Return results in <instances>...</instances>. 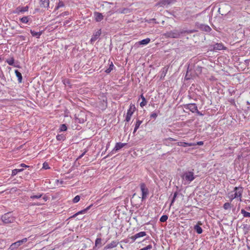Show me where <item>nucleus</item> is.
<instances>
[{
    "instance_id": "obj_1",
    "label": "nucleus",
    "mask_w": 250,
    "mask_h": 250,
    "mask_svg": "<svg viewBox=\"0 0 250 250\" xmlns=\"http://www.w3.org/2000/svg\"><path fill=\"white\" fill-rule=\"evenodd\" d=\"M182 177L185 181L190 183L195 179L196 176L194 175L193 171H188L184 172Z\"/></svg>"
},
{
    "instance_id": "obj_2",
    "label": "nucleus",
    "mask_w": 250,
    "mask_h": 250,
    "mask_svg": "<svg viewBox=\"0 0 250 250\" xmlns=\"http://www.w3.org/2000/svg\"><path fill=\"white\" fill-rule=\"evenodd\" d=\"M1 220L3 223L9 224L13 223L15 218L12 216L11 212H7L1 216Z\"/></svg>"
},
{
    "instance_id": "obj_3",
    "label": "nucleus",
    "mask_w": 250,
    "mask_h": 250,
    "mask_svg": "<svg viewBox=\"0 0 250 250\" xmlns=\"http://www.w3.org/2000/svg\"><path fill=\"white\" fill-rule=\"evenodd\" d=\"M140 188L142 192V201L145 200L149 194V190L144 183L140 184Z\"/></svg>"
},
{
    "instance_id": "obj_4",
    "label": "nucleus",
    "mask_w": 250,
    "mask_h": 250,
    "mask_svg": "<svg viewBox=\"0 0 250 250\" xmlns=\"http://www.w3.org/2000/svg\"><path fill=\"white\" fill-rule=\"evenodd\" d=\"M233 192H234V193L233 194L234 195V197L239 198V200L241 202L242 194L243 192V188L242 187H236L234 188Z\"/></svg>"
},
{
    "instance_id": "obj_5",
    "label": "nucleus",
    "mask_w": 250,
    "mask_h": 250,
    "mask_svg": "<svg viewBox=\"0 0 250 250\" xmlns=\"http://www.w3.org/2000/svg\"><path fill=\"white\" fill-rule=\"evenodd\" d=\"M135 106L134 104H130L128 109L127 111L126 115L125 116V121L128 122L130 121L131 116L135 110Z\"/></svg>"
},
{
    "instance_id": "obj_6",
    "label": "nucleus",
    "mask_w": 250,
    "mask_h": 250,
    "mask_svg": "<svg viewBox=\"0 0 250 250\" xmlns=\"http://www.w3.org/2000/svg\"><path fill=\"white\" fill-rule=\"evenodd\" d=\"M86 120V116L84 112L81 111L75 117V122L80 124L83 123Z\"/></svg>"
},
{
    "instance_id": "obj_7",
    "label": "nucleus",
    "mask_w": 250,
    "mask_h": 250,
    "mask_svg": "<svg viewBox=\"0 0 250 250\" xmlns=\"http://www.w3.org/2000/svg\"><path fill=\"white\" fill-rule=\"evenodd\" d=\"M180 35L179 32L177 30L170 31L165 34V36L168 38H177Z\"/></svg>"
},
{
    "instance_id": "obj_8",
    "label": "nucleus",
    "mask_w": 250,
    "mask_h": 250,
    "mask_svg": "<svg viewBox=\"0 0 250 250\" xmlns=\"http://www.w3.org/2000/svg\"><path fill=\"white\" fill-rule=\"evenodd\" d=\"M184 107L186 109L189 110L192 113H195L197 110V106L195 104H188L184 105Z\"/></svg>"
},
{
    "instance_id": "obj_9",
    "label": "nucleus",
    "mask_w": 250,
    "mask_h": 250,
    "mask_svg": "<svg viewBox=\"0 0 250 250\" xmlns=\"http://www.w3.org/2000/svg\"><path fill=\"white\" fill-rule=\"evenodd\" d=\"M146 233L145 231H141L135 234V235L131 236L129 239L131 240L132 242H134L136 239L145 236Z\"/></svg>"
},
{
    "instance_id": "obj_10",
    "label": "nucleus",
    "mask_w": 250,
    "mask_h": 250,
    "mask_svg": "<svg viewBox=\"0 0 250 250\" xmlns=\"http://www.w3.org/2000/svg\"><path fill=\"white\" fill-rule=\"evenodd\" d=\"M92 206V205H90L89 206H88L87 208H84V209H83V210H82L81 211H78V212H77L75 214H74L73 215H72V216H70V217L68 218L67 219L66 221L68 219H69L75 217L77 216L78 215H79L80 214H85L90 208Z\"/></svg>"
},
{
    "instance_id": "obj_11",
    "label": "nucleus",
    "mask_w": 250,
    "mask_h": 250,
    "mask_svg": "<svg viewBox=\"0 0 250 250\" xmlns=\"http://www.w3.org/2000/svg\"><path fill=\"white\" fill-rule=\"evenodd\" d=\"M28 9L29 7L27 5L24 7L18 6L16 8L14 13L16 14H19L20 13H23L27 11L28 10Z\"/></svg>"
},
{
    "instance_id": "obj_12",
    "label": "nucleus",
    "mask_w": 250,
    "mask_h": 250,
    "mask_svg": "<svg viewBox=\"0 0 250 250\" xmlns=\"http://www.w3.org/2000/svg\"><path fill=\"white\" fill-rule=\"evenodd\" d=\"M101 34V30H99L93 33V35L92 36V37L90 39V42L91 43L95 42L100 36Z\"/></svg>"
},
{
    "instance_id": "obj_13",
    "label": "nucleus",
    "mask_w": 250,
    "mask_h": 250,
    "mask_svg": "<svg viewBox=\"0 0 250 250\" xmlns=\"http://www.w3.org/2000/svg\"><path fill=\"white\" fill-rule=\"evenodd\" d=\"M199 28L201 30L206 32H209L211 30V28L208 25L204 24H200L199 25Z\"/></svg>"
},
{
    "instance_id": "obj_14",
    "label": "nucleus",
    "mask_w": 250,
    "mask_h": 250,
    "mask_svg": "<svg viewBox=\"0 0 250 250\" xmlns=\"http://www.w3.org/2000/svg\"><path fill=\"white\" fill-rule=\"evenodd\" d=\"M126 145V143H117L115 145L114 148H113L112 151H117L123 148Z\"/></svg>"
},
{
    "instance_id": "obj_15",
    "label": "nucleus",
    "mask_w": 250,
    "mask_h": 250,
    "mask_svg": "<svg viewBox=\"0 0 250 250\" xmlns=\"http://www.w3.org/2000/svg\"><path fill=\"white\" fill-rule=\"evenodd\" d=\"M175 0H161L159 2V5L161 6H165L171 4Z\"/></svg>"
},
{
    "instance_id": "obj_16",
    "label": "nucleus",
    "mask_w": 250,
    "mask_h": 250,
    "mask_svg": "<svg viewBox=\"0 0 250 250\" xmlns=\"http://www.w3.org/2000/svg\"><path fill=\"white\" fill-rule=\"evenodd\" d=\"M177 146L183 147L192 146H195V144L191 143H186L183 142H179L177 143Z\"/></svg>"
},
{
    "instance_id": "obj_17",
    "label": "nucleus",
    "mask_w": 250,
    "mask_h": 250,
    "mask_svg": "<svg viewBox=\"0 0 250 250\" xmlns=\"http://www.w3.org/2000/svg\"><path fill=\"white\" fill-rule=\"evenodd\" d=\"M143 123V121L140 120L139 119H137L136 123L135 124V127L134 130L133 131V134L135 135L136 132L139 128L140 125Z\"/></svg>"
},
{
    "instance_id": "obj_18",
    "label": "nucleus",
    "mask_w": 250,
    "mask_h": 250,
    "mask_svg": "<svg viewBox=\"0 0 250 250\" xmlns=\"http://www.w3.org/2000/svg\"><path fill=\"white\" fill-rule=\"evenodd\" d=\"M118 244V242L116 241H113L111 243L108 244L105 247V249H109L116 247Z\"/></svg>"
},
{
    "instance_id": "obj_19",
    "label": "nucleus",
    "mask_w": 250,
    "mask_h": 250,
    "mask_svg": "<svg viewBox=\"0 0 250 250\" xmlns=\"http://www.w3.org/2000/svg\"><path fill=\"white\" fill-rule=\"evenodd\" d=\"M94 15L95 17V20L96 21H101L104 19V16H103L102 13L99 12H95L94 13Z\"/></svg>"
},
{
    "instance_id": "obj_20",
    "label": "nucleus",
    "mask_w": 250,
    "mask_h": 250,
    "mask_svg": "<svg viewBox=\"0 0 250 250\" xmlns=\"http://www.w3.org/2000/svg\"><path fill=\"white\" fill-rule=\"evenodd\" d=\"M49 0H40V6L42 7L47 8L49 6Z\"/></svg>"
},
{
    "instance_id": "obj_21",
    "label": "nucleus",
    "mask_w": 250,
    "mask_h": 250,
    "mask_svg": "<svg viewBox=\"0 0 250 250\" xmlns=\"http://www.w3.org/2000/svg\"><path fill=\"white\" fill-rule=\"evenodd\" d=\"M15 73L17 77L18 78V82L19 83H21L22 80V76L21 73L20 71H19L18 70H15Z\"/></svg>"
},
{
    "instance_id": "obj_22",
    "label": "nucleus",
    "mask_w": 250,
    "mask_h": 250,
    "mask_svg": "<svg viewBox=\"0 0 250 250\" xmlns=\"http://www.w3.org/2000/svg\"><path fill=\"white\" fill-rule=\"evenodd\" d=\"M21 245L20 241H18L15 243H13L10 247V249L12 250L18 248L20 245Z\"/></svg>"
},
{
    "instance_id": "obj_23",
    "label": "nucleus",
    "mask_w": 250,
    "mask_h": 250,
    "mask_svg": "<svg viewBox=\"0 0 250 250\" xmlns=\"http://www.w3.org/2000/svg\"><path fill=\"white\" fill-rule=\"evenodd\" d=\"M30 33L33 37H36L37 38H39L41 35H42V32H36L34 30H30Z\"/></svg>"
},
{
    "instance_id": "obj_24",
    "label": "nucleus",
    "mask_w": 250,
    "mask_h": 250,
    "mask_svg": "<svg viewBox=\"0 0 250 250\" xmlns=\"http://www.w3.org/2000/svg\"><path fill=\"white\" fill-rule=\"evenodd\" d=\"M150 41V40L149 38H146L145 39H144L141 41H139L138 43L140 45H146L148 44Z\"/></svg>"
},
{
    "instance_id": "obj_25",
    "label": "nucleus",
    "mask_w": 250,
    "mask_h": 250,
    "mask_svg": "<svg viewBox=\"0 0 250 250\" xmlns=\"http://www.w3.org/2000/svg\"><path fill=\"white\" fill-rule=\"evenodd\" d=\"M224 48V47L222 43H216L213 47L214 50H221Z\"/></svg>"
},
{
    "instance_id": "obj_26",
    "label": "nucleus",
    "mask_w": 250,
    "mask_h": 250,
    "mask_svg": "<svg viewBox=\"0 0 250 250\" xmlns=\"http://www.w3.org/2000/svg\"><path fill=\"white\" fill-rule=\"evenodd\" d=\"M14 58H11L10 59H7L6 61V62L10 65L14 66L15 67H20L19 66H16L14 65Z\"/></svg>"
},
{
    "instance_id": "obj_27",
    "label": "nucleus",
    "mask_w": 250,
    "mask_h": 250,
    "mask_svg": "<svg viewBox=\"0 0 250 250\" xmlns=\"http://www.w3.org/2000/svg\"><path fill=\"white\" fill-rule=\"evenodd\" d=\"M194 229L197 232V233L198 234H201L203 232V229L202 228L200 227L198 225H196L195 226H194Z\"/></svg>"
},
{
    "instance_id": "obj_28",
    "label": "nucleus",
    "mask_w": 250,
    "mask_h": 250,
    "mask_svg": "<svg viewBox=\"0 0 250 250\" xmlns=\"http://www.w3.org/2000/svg\"><path fill=\"white\" fill-rule=\"evenodd\" d=\"M29 17L28 16H24L20 19V21L24 23H27L29 20Z\"/></svg>"
},
{
    "instance_id": "obj_29",
    "label": "nucleus",
    "mask_w": 250,
    "mask_h": 250,
    "mask_svg": "<svg viewBox=\"0 0 250 250\" xmlns=\"http://www.w3.org/2000/svg\"><path fill=\"white\" fill-rule=\"evenodd\" d=\"M141 99L142 100V101L140 103V106L141 107H143V106H145L147 102H146L145 98L144 97V96H143V94H142L141 95Z\"/></svg>"
},
{
    "instance_id": "obj_30",
    "label": "nucleus",
    "mask_w": 250,
    "mask_h": 250,
    "mask_svg": "<svg viewBox=\"0 0 250 250\" xmlns=\"http://www.w3.org/2000/svg\"><path fill=\"white\" fill-rule=\"evenodd\" d=\"M23 170V168H19V169H13L12 171V176H14L16 175L18 172L22 171Z\"/></svg>"
},
{
    "instance_id": "obj_31",
    "label": "nucleus",
    "mask_w": 250,
    "mask_h": 250,
    "mask_svg": "<svg viewBox=\"0 0 250 250\" xmlns=\"http://www.w3.org/2000/svg\"><path fill=\"white\" fill-rule=\"evenodd\" d=\"M241 212L243 215L244 217H250V212L245 211L244 209H241Z\"/></svg>"
},
{
    "instance_id": "obj_32",
    "label": "nucleus",
    "mask_w": 250,
    "mask_h": 250,
    "mask_svg": "<svg viewBox=\"0 0 250 250\" xmlns=\"http://www.w3.org/2000/svg\"><path fill=\"white\" fill-rule=\"evenodd\" d=\"M114 65L112 63V62H111L110 65H109V67L108 68H107L105 71V72L106 73H109L112 70H113V68L114 67Z\"/></svg>"
},
{
    "instance_id": "obj_33",
    "label": "nucleus",
    "mask_w": 250,
    "mask_h": 250,
    "mask_svg": "<svg viewBox=\"0 0 250 250\" xmlns=\"http://www.w3.org/2000/svg\"><path fill=\"white\" fill-rule=\"evenodd\" d=\"M178 195V192L177 191H176L174 192L173 197L170 203V206H171L172 205V204L174 203Z\"/></svg>"
},
{
    "instance_id": "obj_34",
    "label": "nucleus",
    "mask_w": 250,
    "mask_h": 250,
    "mask_svg": "<svg viewBox=\"0 0 250 250\" xmlns=\"http://www.w3.org/2000/svg\"><path fill=\"white\" fill-rule=\"evenodd\" d=\"M167 219H168L167 215H163L161 217V218L160 219V221L161 222H165L167 221Z\"/></svg>"
},
{
    "instance_id": "obj_35",
    "label": "nucleus",
    "mask_w": 250,
    "mask_h": 250,
    "mask_svg": "<svg viewBox=\"0 0 250 250\" xmlns=\"http://www.w3.org/2000/svg\"><path fill=\"white\" fill-rule=\"evenodd\" d=\"M102 243V239L101 238H97L95 240V245L98 246L101 245Z\"/></svg>"
},
{
    "instance_id": "obj_36",
    "label": "nucleus",
    "mask_w": 250,
    "mask_h": 250,
    "mask_svg": "<svg viewBox=\"0 0 250 250\" xmlns=\"http://www.w3.org/2000/svg\"><path fill=\"white\" fill-rule=\"evenodd\" d=\"M223 208L225 209H228L230 208H231V204L230 203L227 202L224 204Z\"/></svg>"
},
{
    "instance_id": "obj_37",
    "label": "nucleus",
    "mask_w": 250,
    "mask_h": 250,
    "mask_svg": "<svg viewBox=\"0 0 250 250\" xmlns=\"http://www.w3.org/2000/svg\"><path fill=\"white\" fill-rule=\"evenodd\" d=\"M42 196V194H38L37 195H32L31 196L30 198L32 199H39L40 198H41Z\"/></svg>"
},
{
    "instance_id": "obj_38",
    "label": "nucleus",
    "mask_w": 250,
    "mask_h": 250,
    "mask_svg": "<svg viewBox=\"0 0 250 250\" xmlns=\"http://www.w3.org/2000/svg\"><path fill=\"white\" fill-rule=\"evenodd\" d=\"M80 200V197L79 195L76 196L73 199V202L74 203L78 202Z\"/></svg>"
},
{
    "instance_id": "obj_39",
    "label": "nucleus",
    "mask_w": 250,
    "mask_h": 250,
    "mask_svg": "<svg viewBox=\"0 0 250 250\" xmlns=\"http://www.w3.org/2000/svg\"><path fill=\"white\" fill-rule=\"evenodd\" d=\"M42 168L45 169H49L50 167H49V165H48V163H47L46 162H44L43 164Z\"/></svg>"
},
{
    "instance_id": "obj_40",
    "label": "nucleus",
    "mask_w": 250,
    "mask_h": 250,
    "mask_svg": "<svg viewBox=\"0 0 250 250\" xmlns=\"http://www.w3.org/2000/svg\"><path fill=\"white\" fill-rule=\"evenodd\" d=\"M70 21H71L70 19L69 18L68 20H66V21H63V25H69L70 24Z\"/></svg>"
},
{
    "instance_id": "obj_41",
    "label": "nucleus",
    "mask_w": 250,
    "mask_h": 250,
    "mask_svg": "<svg viewBox=\"0 0 250 250\" xmlns=\"http://www.w3.org/2000/svg\"><path fill=\"white\" fill-rule=\"evenodd\" d=\"M157 117V113L155 112L152 113L150 115V118L151 119H156Z\"/></svg>"
},
{
    "instance_id": "obj_42",
    "label": "nucleus",
    "mask_w": 250,
    "mask_h": 250,
    "mask_svg": "<svg viewBox=\"0 0 250 250\" xmlns=\"http://www.w3.org/2000/svg\"><path fill=\"white\" fill-rule=\"evenodd\" d=\"M64 111V112L63 113V116H64L65 117H68L69 113L68 110L67 109H66Z\"/></svg>"
},
{
    "instance_id": "obj_43",
    "label": "nucleus",
    "mask_w": 250,
    "mask_h": 250,
    "mask_svg": "<svg viewBox=\"0 0 250 250\" xmlns=\"http://www.w3.org/2000/svg\"><path fill=\"white\" fill-rule=\"evenodd\" d=\"M152 248V246L151 245H149L144 248H143L141 250H150Z\"/></svg>"
},
{
    "instance_id": "obj_44",
    "label": "nucleus",
    "mask_w": 250,
    "mask_h": 250,
    "mask_svg": "<svg viewBox=\"0 0 250 250\" xmlns=\"http://www.w3.org/2000/svg\"><path fill=\"white\" fill-rule=\"evenodd\" d=\"M62 6V2L61 1H60L58 4V6L55 7V10H57L59 8L61 7Z\"/></svg>"
},
{
    "instance_id": "obj_45",
    "label": "nucleus",
    "mask_w": 250,
    "mask_h": 250,
    "mask_svg": "<svg viewBox=\"0 0 250 250\" xmlns=\"http://www.w3.org/2000/svg\"><path fill=\"white\" fill-rule=\"evenodd\" d=\"M185 79L186 80H189L190 79V76L189 75V71L188 70L185 76Z\"/></svg>"
},
{
    "instance_id": "obj_46",
    "label": "nucleus",
    "mask_w": 250,
    "mask_h": 250,
    "mask_svg": "<svg viewBox=\"0 0 250 250\" xmlns=\"http://www.w3.org/2000/svg\"><path fill=\"white\" fill-rule=\"evenodd\" d=\"M57 139L58 140H61L62 139V134L58 135L57 136Z\"/></svg>"
},
{
    "instance_id": "obj_47",
    "label": "nucleus",
    "mask_w": 250,
    "mask_h": 250,
    "mask_svg": "<svg viewBox=\"0 0 250 250\" xmlns=\"http://www.w3.org/2000/svg\"><path fill=\"white\" fill-rule=\"evenodd\" d=\"M167 69H165V68H163V71L162 74H164V76L166 75V74L167 72Z\"/></svg>"
},
{
    "instance_id": "obj_48",
    "label": "nucleus",
    "mask_w": 250,
    "mask_h": 250,
    "mask_svg": "<svg viewBox=\"0 0 250 250\" xmlns=\"http://www.w3.org/2000/svg\"><path fill=\"white\" fill-rule=\"evenodd\" d=\"M27 239L26 238H23L22 239V240H20V242H21V244H23V243H25L27 241Z\"/></svg>"
},
{
    "instance_id": "obj_49",
    "label": "nucleus",
    "mask_w": 250,
    "mask_h": 250,
    "mask_svg": "<svg viewBox=\"0 0 250 250\" xmlns=\"http://www.w3.org/2000/svg\"><path fill=\"white\" fill-rule=\"evenodd\" d=\"M128 11V9H125V8H124V9H123L122 10V11L121 12V13H123V14H125V13H127V11Z\"/></svg>"
},
{
    "instance_id": "obj_50",
    "label": "nucleus",
    "mask_w": 250,
    "mask_h": 250,
    "mask_svg": "<svg viewBox=\"0 0 250 250\" xmlns=\"http://www.w3.org/2000/svg\"><path fill=\"white\" fill-rule=\"evenodd\" d=\"M20 166H21V167H29V166H27V165H26L25 164H23V163L21 164L20 165Z\"/></svg>"
},
{
    "instance_id": "obj_51",
    "label": "nucleus",
    "mask_w": 250,
    "mask_h": 250,
    "mask_svg": "<svg viewBox=\"0 0 250 250\" xmlns=\"http://www.w3.org/2000/svg\"><path fill=\"white\" fill-rule=\"evenodd\" d=\"M166 141H175V139H174L172 138L169 137V138H168L167 139Z\"/></svg>"
},
{
    "instance_id": "obj_52",
    "label": "nucleus",
    "mask_w": 250,
    "mask_h": 250,
    "mask_svg": "<svg viewBox=\"0 0 250 250\" xmlns=\"http://www.w3.org/2000/svg\"><path fill=\"white\" fill-rule=\"evenodd\" d=\"M19 38H20L22 41H24L25 40V37L22 35L19 36Z\"/></svg>"
},
{
    "instance_id": "obj_53",
    "label": "nucleus",
    "mask_w": 250,
    "mask_h": 250,
    "mask_svg": "<svg viewBox=\"0 0 250 250\" xmlns=\"http://www.w3.org/2000/svg\"><path fill=\"white\" fill-rule=\"evenodd\" d=\"M229 198H230V201H232L234 199L236 198V197H234V195L233 194H231L229 196Z\"/></svg>"
},
{
    "instance_id": "obj_54",
    "label": "nucleus",
    "mask_w": 250,
    "mask_h": 250,
    "mask_svg": "<svg viewBox=\"0 0 250 250\" xmlns=\"http://www.w3.org/2000/svg\"><path fill=\"white\" fill-rule=\"evenodd\" d=\"M86 152V151H85L84 152H83L81 155L79 156L78 158H79V159L82 158L84 156V155L85 154Z\"/></svg>"
},
{
    "instance_id": "obj_55",
    "label": "nucleus",
    "mask_w": 250,
    "mask_h": 250,
    "mask_svg": "<svg viewBox=\"0 0 250 250\" xmlns=\"http://www.w3.org/2000/svg\"><path fill=\"white\" fill-rule=\"evenodd\" d=\"M195 112L199 115L202 116L203 114L201 113L198 110H196Z\"/></svg>"
},
{
    "instance_id": "obj_56",
    "label": "nucleus",
    "mask_w": 250,
    "mask_h": 250,
    "mask_svg": "<svg viewBox=\"0 0 250 250\" xmlns=\"http://www.w3.org/2000/svg\"><path fill=\"white\" fill-rule=\"evenodd\" d=\"M196 145H199V146L203 145V142H202V141L198 142Z\"/></svg>"
},
{
    "instance_id": "obj_57",
    "label": "nucleus",
    "mask_w": 250,
    "mask_h": 250,
    "mask_svg": "<svg viewBox=\"0 0 250 250\" xmlns=\"http://www.w3.org/2000/svg\"><path fill=\"white\" fill-rule=\"evenodd\" d=\"M59 130H60V132L62 131V124L60 125Z\"/></svg>"
},
{
    "instance_id": "obj_58",
    "label": "nucleus",
    "mask_w": 250,
    "mask_h": 250,
    "mask_svg": "<svg viewBox=\"0 0 250 250\" xmlns=\"http://www.w3.org/2000/svg\"><path fill=\"white\" fill-rule=\"evenodd\" d=\"M67 130V126L66 124H63V131H66Z\"/></svg>"
},
{
    "instance_id": "obj_59",
    "label": "nucleus",
    "mask_w": 250,
    "mask_h": 250,
    "mask_svg": "<svg viewBox=\"0 0 250 250\" xmlns=\"http://www.w3.org/2000/svg\"><path fill=\"white\" fill-rule=\"evenodd\" d=\"M67 229H68V231H67V232H66V233H68V234H69V232H70L71 230H72V229H67V228H66V229H65L64 231H66V230H67Z\"/></svg>"
},
{
    "instance_id": "obj_60",
    "label": "nucleus",
    "mask_w": 250,
    "mask_h": 250,
    "mask_svg": "<svg viewBox=\"0 0 250 250\" xmlns=\"http://www.w3.org/2000/svg\"><path fill=\"white\" fill-rule=\"evenodd\" d=\"M69 14L68 12H63V16L64 15H68Z\"/></svg>"
},
{
    "instance_id": "obj_61",
    "label": "nucleus",
    "mask_w": 250,
    "mask_h": 250,
    "mask_svg": "<svg viewBox=\"0 0 250 250\" xmlns=\"http://www.w3.org/2000/svg\"><path fill=\"white\" fill-rule=\"evenodd\" d=\"M47 197L44 196L43 197V199L44 200V201H46L47 200Z\"/></svg>"
},
{
    "instance_id": "obj_62",
    "label": "nucleus",
    "mask_w": 250,
    "mask_h": 250,
    "mask_svg": "<svg viewBox=\"0 0 250 250\" xmlns=\"http://www.w3.org/2000/svg\"><path fill=\"white\" fill-rule=\"evenodd\" d=\"M247 104H248V105H249V104H250V102H249L247 101Z\"/></svg>"
},
{
    "instance_id": "obj_63",
    "label": "nucleus",
    "mask_w": 250,
    "mask_h": 250,
    "mask_svg": "<svg viewBox=\"0 0 250 250\" xmlns=\"http://www.w3.org/2000/svg\"><path fill=\"white\" fill-rule=\"evenodd\" d=\"M60 183H61V184H62V180H61V181H60Z\"/></svg>"
},
{
    "instance_id": "obj_64",
    "label": "nucleus",
    "mask_w": 250,
    "mask_h": 250,
    "mask_svg": "<svg viewBox=\"0 0 250 250\" xmlns=\"http://www.w3.org/2000/svg\"><path fill=\"white\" fill-rule=\"evenodd\" d=\"M249 209L250 210V207H249Z\"/></svg>"
}]
</instances>
